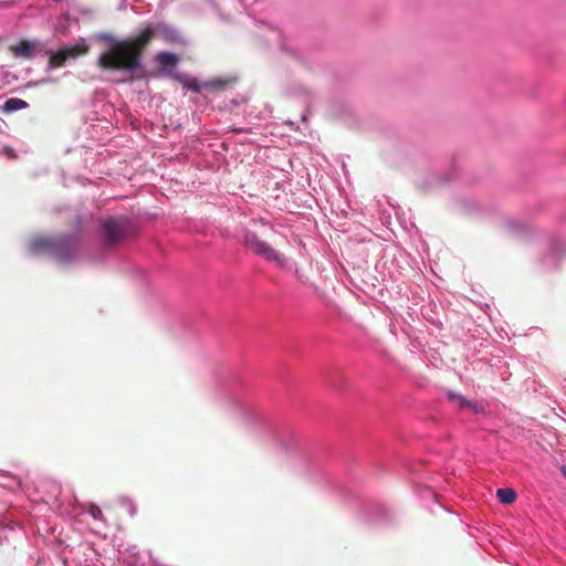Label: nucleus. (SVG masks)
I'll return each mask as SVG.
<instances>
[{
  "label": "nucleus",
  "instance_id": "nucleus-18",
  "mask_svg": "<svg viewBox=\"0 0 566 566\" xmlns=\"http://www.w3.org/2000/svg\"><path fill=\"white\" fill-rule=\"evenodd\" d=\"M209 85H210V86L220 87V86H223V85H224V83H223V82H221V81H216V82H211Z\"/></svg>",
  "mask_w": 566,
  "mask_h": 566
},
{
  "label": "nucleus",
  "instance_id": "nucleus-17",
  "mask_svg": "<svg viewBox=\"0 0 566 566\" xmlns=\"http://www.w3.org/2000/svg\"><path fill=\"white\" fill-rule=\"evenodd\" d=\"M286 440H289L291 442V444H297V442H298L297 438L292 433L286 434Z\"/></svg>",
  "mask_w": 566,
  "mask_h": 566
},
{
  "label": "nucleus",
  "instance_id": "nucleus-2",
  "mask_svg": "<svg viewBox=\"0 0 566 566\" xmlns=\"http://www.w3.org/2000/svg\"><path fill=\"white\" fill-rule=\"evenodd\" d=\"M29 251L33 254L46 253L62 264H70L80 256L78 235L38 237L29 242Z\"/></svg>",
  "mask_w": 566,
  "mask_h": 566
},
{
  "label": "nucleus",
  "instance_id": "nucleus-19",
  "mask_svg": "<svg viewBox=\"0 0 566 566\" xmlns=\"http://www.w3.org/2000/svg\"><path fill=\"white\" fill-rule=\"evenodd\" d=\"M281 444L286 451H290V447L285 444L284 440L281 441Z\"/></svg>",
  "mask_w": 566,
  "mask_h": 566
},
{
  "label": "nucleus",
  "instance_id": "nucleus-16",
  "mask_svg": "<svg viewBox=\"0 0 566 566\" xmlns=\"http://www.w3.org/2000/svg\"><path fill=\"white\" fill-rule=\"evenodd\" d=\"M3 154L8 157V158H14L15 155L13 153V149L10 148V147H3Z\"/></svg>",
  "mask_w": 566,
  "mask_h": 566
},
{
  "label": "nucleus",
  "instance_id": "nucleus-8",
  "mask_svg": "<svg viewBox=\"0 0 566 566\" xmlns=\"http://www.w3.org/2000/svg\"><path fill=\"white\" fill-rule=\"evenodd\" d=\"M155 61L160 65L163 71L170 73L179 61L177 54L160 52L156 55Z\"/></svg>",
  "mask_w": 566,
  "mask_h": 566
},
{
  "label": "nucleus",
  "instance_id": "nucleus-10",
  "mask_svg": "<svg viewBox=\"0 0 566 566\" xmlns=\"http://www.w3.org/2000/svg\"><path fill=\"white\" fill-rule=\"evenodd\" d=\"M496 495L503 504H511L516 499L515 492L512 489H499Z\"/></svg>",
  "mask_w": 566,
  "mask_h": 566
},
{
  "label": "nucleus",
  "instance_id": "nucleus-7",
  "mask_svg": "<svg viewBox=\"0 0 566 566\" xmlns=\"http://www.w3.org/2000/svg\"><path fill=\"white\" fill-rule=\"evenodd\" d=\"M447 396L451 402H453L454 405H457L459 408H461L463 410H468L472 413L484 412V406L481 402L468 400L463 396H461L457 392H453V391H449Z\"/></svg>",
  "mask_w": 566,
  "mask_h": 566
},
{
  "label": "nucleus",
  "instance_id": "nucleus-11",
  "mask_svg": "<svg viewBox=\"0 0 566 566\" xmlns=\"http://www.w3.org/2000/svg\"><path fill=\"white\" fill-rule=\"evenodd\" d=\"M239 412L241 417L248 422L258 420L260 418L259 415L247 405H239Z\"/></svg>",
  "mask_w": 566,
  "mask_h": 566
},
{
  "label": "nucleus",
  "instance_id": "nucleus-5",
  "mask_svg": "<svg viewBox=\"0 0 566 566\" xmlns=\"http://www.w3.org/2000/svg\"><path fill=\"white\" fill-rule=\"evenodd\" d=\"M87 51L88 45L84 40L76 42L74 45L65 46L57 52L50 51V65L52 67H61L69 59H75L87 53Z\"/></svg>",
  "mask_w": 566,
  "mask_h": 566
},
{
  "label": "nucleus",
  "instance_id": "nucleus-13",
  "mask_svg": "<svg viewBox=\"0 0 566 566\" xmlns=\"http://www.w3.org/2000/svg\"><path fill=\"white\" fill-rule=\"evenodd\" d=\"M172 77L175 80H177L178 82H180L184 85V87H186V85L188 83H190V80H191V77H188V76L182 75V74H174Z\"/></svg>",
  "mask_w": 566,
  "mask_h": 566
},
{
  "label": "nucleus",
  "instance_id": "nucleus-6",
  "mask_svg": "<svg viewBox=\"0 0 566 566\" xmlns=\"http://www.w3.org/2000/svg\"><path fill=\"white\" fill-rule=\"evenodd\" d=\"M41 50L39 41H21L17 45H11L10 51L17 57L32 59Z\"/></svg>",
  "mask_w": 566,
  "mask_h": 566
},
{
  "label": "nucleus",
  "instance_id": "nucleus-14",
  "mask_svg": "<svg viewBox=\"0 0 566 566\" xmlns=\"http://www.w3.org/2000/svg\"><path fill=\"white\" fill-rule=\"evenodd\" d=\"M186 88H188V90H190V91H192V92H196V93L200 92V86L198 85V83H197V80H196V78H191V80H190V83H188V84L186 85Z\"/></svg>",
  "mask_w": 566,
  "mask_h": 566
},
{
  "label": "nucleus",
  "instance_id": "nucleus-1",
  "mask_svg": "<svg viewBox=\"0 0 566 566\" xmlns=\"http://www.w3.org/2000/svg\"><path fill=\"white\" fill-rule=\"evenodd\" d=\"M97 39L108 42L98 59L103 69L118 71L129 77H140L144 67L139 56L147 43L151 39L178 43L181 41V35L172 27L166 23H157L148 25L137 36L123 41L115 40L106 33L98 34Z\"/></svg>",
  "mask_w": 566,
  "mask_h": 566
},
{
  "label": "nucleus",
  "instance_id": "nucleus-15",
  "mask_svg": "<svg viewBox=\"0 0 566 566\" xmlns=\"http://www.w3.org/2000/svg\"><path fill=\"white\" fill-rule=\"evenodd\" d=\"M91 515H92L95 520L99 518V517L102 516V511H101V509H99V507H97V506H93V507L91 509Z\"/></svg>",
  "mask_w": 566,
  "mask_h": 566
},
{
  "label": "nucleus",
  "instance_id": "nucleus-3",
  "mask_svg": "<svg viewBox=\"0 0 566 566\" xmlns=\"http://www.w3.org/2000/svg\"><path fill=\"white\" fill-rule=\"evenodd\" d=\"M244 245L258 256L269 262H273L282 269L290 268L289 259L283 253L271 247L268 242L261 240L254 232H248L244 235Z\"/></svg>",
  "mask_w": 566,
  "mask_h": 566
},
{
  "label": "nucleus",
  "instance_id": "nucleus-20",
  "mask_svg": "<svg viewBox=\"0 0 566 566\" xmlns=\"http://www.w3.org/2000/svg\"><path fill=\"white\" fill-rule=\"evenodd\" d=\"M563 473H564V475H565V478H566V469H563Z\"/></svg>",
  "mask_w": 566,
  "mask_h": 566
},
{
  "label": "nucleus",
  "instance_id": "nucleus-4",
  "mask_svg": "<svg viewBox=\"0 0 566 566\" xmlns=\"http://www.w3.org/2000/svg\"><path fill=\"white\" fill-rule=\"evenodd\" d=\"M128 220L124 217H109L101 222L99 238L103 247L113 248L120 243L127 233Z\"/></svg>",
  "mask_w": 566,
  "mask_h": 566
},
{
  "label": "nucleus",
  "instance_id": "nucleus-12",
  "mask_svg": "<svg viewBox=\"0 0 566 566\" xmlns=\"http://www.w3.org/2000/svg\"><path fill=\"white\" fill-rule=\"evenodd\" d=\"M172 77L175 80H177L178 82H180L184 85V87H186V85L188 83H190V80H191V77H188V76L182 75V74H174Z\"/></svg>",
  "mask_w": 566,
  "mask_h": 566
},
{
  "label": "nucleus",
  "instance_id": "nucleus-9",
  "mask_svg": "<svg viewBox=\"0 0 566 566\" xmlns=\"http://www.w3.org/2000/svg\"><path fill=\"white\" fill-rule=\"evenodd\" d=\"M28 107V103L20 98H9L6 101L3 109L6 112H15Z\"/></svg>",
  "mask_w": 566,
  "mask_h": 566
}]
</instances>
